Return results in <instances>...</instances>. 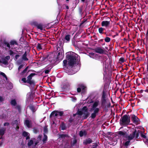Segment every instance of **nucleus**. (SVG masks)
Here are the masks:
<instances>
[{"label":"nucleus","instance_id":"obj_1","mask_svg":"<svg viewBox=\"0 0 148 148\" xmlns=\"http://www.w3.org/2000/svg\"><path fill=\"white\" fill-rule=\"evenodd\" d=\"M66 54L69 66L76 69V71H78L80 69V65L79 56L73 52H68Z\"/></svg>","mask_w":148,"mask_h":148},{"label":"nucleus","instance_id":"obj_2","mask_svg":"<svg viewBox=\"0 0 148 148\" xmlns=\"http://www.w3.org/2000/svg\"><path fill=\"white\" fill-rule=\"evenodd\" d=\"M118 137L120 138H123L125 140H127L124 144L126 146H127L129 144L130 140L133 139L136 136V131L135 130L133 133L128 135L127 133L121 131H119L117 132Z\"/></svg>","mask_w":148,"mask_h":148},{"label":"nucleus","instance_id":"obj_3","mask_svg":"<svg viewBox=\"0 0 148 148\" xmlns=\"http://www.w3.org/2000/svg\"><path fill=\"white\" fill-rule=\"evenodd\" d=\"M41 136L39 135L36 140L34 138H31L28 143V147H30L32 146L33 147V148L35 147L39 143V142L41 141Z\"/></svg>","mask_w":148,"mask_h":148},{"label":"nucleus","instance_id":"obj_4","mask_svg":"<svg viewBox=\"0 0 148 148\" xmlns=\"http://www.w3.org/2000/svg\"><path fill=\"white\" fill-rule=\"evenodd\" d=\"M130 122V117L127 115H124L121 118L120 124L121 126H126L128 125Z\"/></svg>","mask_w":148,"mask_h":148},{"label":"nucleus","instance_id":"obj_5","mask_svg":"<svg viewBox=\"0 0 148 148\" xmlns=\"http://www.w3.org/2000/svg\"><path fill=\"white\" fill-rule=\"evenodd\" d=\"M77 114L81 115H83L84 117L87 118L89 116L88 108L86 106L84 107L82 110H79L77 112Z\"/></svg>","mask_w":148,"mask_h":148},{"label":"nucleus","instance_id":"obj_6","mask_svg":"<svg viewBox=\"0 0 148 148\" xmlns=\"http://www.w3.org/2000/svg\"><path fill=\"white\" fill-rule=\"evenodd\" d=\"M63 114V112L55 111L52 112L50 115V116L51 117L53 116L56 117L58 118H60Z\"/></svg>","mask_w":148,"mask_h":148},{"label":"nucleus","instance_id":"obj_7","mask_svg":"<svg viewBox=\"0 0 148 148\" xmlns=\"http://www.w3.org/2000/svg\"><path fill=\"white\" fill-rule=\"evenodd\" d=\"M99 103V101L97 100L93 102L92 104L91 110H97L99 111V109L98 107Z\"/></svg>","mask_w":148,"mask_h":148},{"label":"nucleus","instance_id":"obj_8","mask_svg":"<svg viewBox=\"0 0 148 148\" xmlns=\"http://www.w3.org/2000/svg\"><path fill=\"white\" fill-rule=\"evenodd\" d=\"M35 74L34 73H32L28 76L27 79V82L30 84H34V83L33 81L31 80L32 77L34 76Z\"/></svg>","mask_w":148,"mask_h":148},{"label":"nucleus","instance_id":"obj_9","mask_svg":"<svg viewBox=\"0 0 148 148\" xmlns=\"http://www.w3.org/2000/svg\"><path fill=\"white\" fill-rule=\"evenodd\" d=\"M64 56L63 52L62 51L58 52V55L56 58L54 59V61H57L60 60H62Z\"/></svg>","mask_w":148,"mask_h":148},{"label":"nucleus","instance_id":"obj_10","mask_svg":"<svg viewBox=\"0 0 148 148\" xmlns=\"http://www.w3.org/2000/svg\"><path fill=\"white\" fill-rule=\"evenodd\" d=\"M80 87L78 88L77 89L78 92H80L82 91V93H84L85 92L86 89V87L83 84H81L79 86Z\"/></svg>","mask_w":148,"mask_h":148},{"label":"nucleus","instance_id":"obj_11","mask_svg":"<svg viewBox=\"0 0 148 148\" xmlns=\"http://www.w3.org/2000/svg\"><path fill=\"white\" fill-rule=\"evenodd\" d=\"M10 44L8 43H5V45H6V46L9 48H10V45L11 46V47H12V45H17V42L15 40H12L10 41Z\"/></svg>","mask_w":148,"mask_h":148},{"label":"nucleus","instance_id":"obj_12","mask_svg":"<svg viewBox=\"0 0 148 148\" xmlns=\"http://www.w3.org/2000/svg\"><path fill=\"white\" fill-rule=\"evenodd\" d=\"M132 120L134 123L136 124H137L138 123L139 119L137 116L135 115L132 116Z\"/></svg>","mask_w":148,"mask_h":148},{"label":"nucleus","instance_id":"obj_13","mask_svg":"<svg viewBox=\"0 0 148 148\" xmlns=\"http://www.w3.org/2000/svg\"><path fill=\"white\" fill-rule=\"evenodd\" d=\"M110 24V21H103L101 22V25L103 27H107Z\"/></svg>","mask_w":148,"mask_h":148},{"label":"nucleus","instance_id":"obj_14","mask_svg":"<svg viewBox=\"0 0 148 148\" xmlns=\"http://www.w3.org/2000/svg\"><path fill=\"white\" fill-rule=\"evenodd\" d=\"M71 36L69 34L66 35L63 39L64 42H69L70 40Z\"/></svg>","mask_w":148,"mask_h":148},{"label":"nucleus","instance_id":"obj_15","mask_svg":"<svg viewBox=\"0 0 148 148\" xmlns=\"http://www.w3.org/2000/svg\"><path fill=\"white\" fill-rule=\"evenodd\" d=\"M95 51L96 52L100 54L103 53L104 52V50L102 48L99 47L96 48L95 49Z\"/></svg>","mask_w":148,"mask_h":148},{"label":"nucleus","instance_id":"obj_16","mask_svg":"<svg viewBox=\"0 0 148 148\" xmlns=\"http://www.w3.org/2000/svg\"><path fill=\"white\" fill-rule=\"evenodd\" d=\"M93 111H94V112L91 114V117L92 119L95 118L99 112V111H98V110H97Z\"/></svg>","mask_w":148,"mask_h":148},{"label":"nucleus","instance_id":"obj_17","mask_svg":"<svg viewBox=\"0 0 148 148\" xmlns=\"http://www.w3.org/2000/svg\"><path fill=\"white\" fill-rule=\"evenodd\" d=\"M92 142V140L91 139L89 138L85 140L83 142V143L84 144L87 145L91 143Z\"/></svg>","mask_w":148,"mask_h":148},{"label":"nucleus","instance_id":"obj_18","mask_svg":"<svg viewBox=\"0 0 148 148\" xmlns=\"http://www.w3.org/2000/svg\"><path fill=\"white\" fill-rule=\"evenodd\" d=\"M25 124L28 128H30L32 126L31 122L28 120H26Z\"/></svg>","mask_w":148,"mask_h":148},{"label":"nucleus","instance_id":"obj_19","mask_svg":"<svg viewBox=\"0 0 148 148\" xmlns=\"http://www.w3.org/2000/svg\"><path fill=\"white\" fill-rule=\"evenodd\" d=\"M23 135L24 137H26V139H28L29 138L30 134L29 133L26 132H24L23 133Z\"/></svg>","mask_w":148,"mask_h":148},{"label":"nucleus","instance_id":"obj_20","mask_svg":"<svg viewBox=\"0 0 148 148\" xmlns=\"http://www.w3.org/2000/svg\"><path fill=\"white\" fill-rule=\"evenodd\" d=\"M5 129L4 128H2L0 129V136H1V137L4 135L5 132ZM2 137H1L0 139H1Z\"/></svg>","mask_w":148,"mask_h":148},{"label":"nucleus","instance_id":"obj_21","mask_svg":"<svg viewBox=\"0 0 148 148\" xmlns=\"http://www.w3.org/2000/svg\"><path fill=\"white\" fill-rule=\"evenodd\" d=\"M36 48L38 50L40 51L42 49V45L39 43L37 45Z\"/></svg>","mask_w":148,"mask_h":148},{"label":"nucleus","instance_id":"obj_22","mask_svg":"<svg viewBox=\"0 0 148 148\" xmlns=\"http://www.w3.org/2000/svg\"><path fill=\"white\" fill-rule=\"evenodd\" d=\"M1 63H2L5 64H8V61L5 59H2V60H1Z\"/></svg>","mask_w":148,"mask_h":148},{"label":"nucleus","instance_id":"obj_23","mask_svg":"<svg viewBox=\"0 0 148 148\" xmlns=\"http://www.w3.org/2000/svg\"><path fill=\"white\" fill-rule=\"evenodd\" d=\"M10 103L13 106H15L16 104V100L14 99H12L11 100Z\"/></svg>","mask_w":148,"mask_h":148},{"label":"nucleus","instance_id":"obj_24","mask_svg":"<svg viewBox=\"0 0 148 148\" xmlns=\"http://www.w3.org/2000/svg\"><path fill=\"white\" fill-rule=\"evenodd\" d=\"M26 56H27V54H26V52H25L24 54L23 55V56H22V59L25 61L28 60V59L27 58Z\"/></svg>","mask_w":148,"mask_h":148},{"label":"nucleus","instance_id":"obj_25","mask_svg":"<svg viewBox=\"0 0 148 148\" xmlns=\"http://www.w3.org/2000/svg\"><path fill=\"white\" fill-rule=\"evenodd\" d=\"M60 128L62 130H65L66 128L65 125L63 123H62L60 126Z\"/></svg>","mask_w":148,"mask_h":148},{"label":"nucleus","instance_id":"obj_26","mask_svg":"<svg viewBox=\"0 0 148 148\" xmlns=\"http://www.w3.org/2000/svg\"><path fill=\"white\" fill-rule=\"evenodd\" d=\"M47 136L46 135L44 134V137L43 139L42 140V141H43V143H45L46 142L47 140Z\"/></svg>","mask_w":148,"mask_h":148},{"label":"nucleus","instance_id":"obj_27","mask_svg":"<svg viewBox=\"0 0 148 148\" xmlns=\"http://www.w3.org/2000/svg\"><path fill=\"white\" fill-rule=\"evenodd\" d=\"M70 87V85L69 84H66L65 85H64L63 88L65 89H67L69 88Z\"/></svg>","mask_w":148,"mask_h":148},{"label":"nucleus","instance_id":"obj_28","mask_svg":"<svg viewBox=\"0 0 148 148\" xmlns=\"http://www.w3.org/2000/svg\"><path fill=\"white\" fill-rule=\"evenodd\" d=\"M104 30V29L102 27H100L99 29V32L101 34H103V32Z\"/></svg>","mask_w":148,"mask_h":148},{"label":"nucleus","instance_id":"obj_29","mask_svg":"<svg viewBox=\"0 0 148 148\" xmlns=\"http://www.w3.org/2000/svg\"><path fill=\"white\" fill-rule=\"evenodd\" d=\"M29 108L33 112L35 111L34 108V106H30Z\"/></svg>","mask_w":148,"mask_h":148},{"label":"nucleus","instance_id":"obj_30","mask_svg":"<svg viewBox=\"0 0 148 148\" xmlns=\"http://www.w3.org/2000/svg\"><path fill=\"white\" fill-rule=\"evenodd\" d=\"M37 27L38 29L42 30L43 29V27L42 25H38L37 26Z\"/></svg>","mask_w":148,"mask_h":148},{"label":"nucleus","instance_id":"obj_31","mask_svg":"<svg viewBox=\"0 0 148 148\" xmlns=\"http://www.w3.org/2000/svg\"><path fill=\"white\" fill-rule=\"evenodd\" d=\"M89 55L90 57L94 58L95 54L93 53H90L89 54Z\"/></svg>","mask_w":148,"mask_h":148},{"label":"nucleus","instance_id":"obj_32","mask_svg":"<svg viewBox=\"0 0 148 148\" xmlns=\"http://www.w3.org/2000/svg\"><path fill=\"white\" fill-rule=\"evenodd\" d=\"M105 40L106 42H109L110 41V38L108 37H107L105 38Z\"/></svg>","mask_w":148,"mask_h":148},{"label":"nucleus","instance_id":"obj_33","mask_svg":"<svg viewBox=\"0 0 148 148\" xmlns=\"http://www.w3.org/2000/svg\"><path fill=\"white\" fill-rule=\"evenodd\" d=\"M93 144L92 148H98V145L97 143H93Z\"/></svg>","mask_w":148,"mask_h":148},{"label":"nucleus","instance_id":"obj_34","mask_svg":"<svg viewBox=\"0 0 148 148\" xmlns=\"http://www.w3.org/2000/svg\"><path fill=\"white\" fill-rule=\"evenodd\" d=\"M0 74L2 75L3 77H5L6 78V79H7V77L6 76V75L4 73L0 72Z\"/></svg>","mask_w":148,"mask_h":148},{"label":"nucleus","instance_id":"obj_35","mask_svg":"<svg viewBox=\"0 0 148 148\" xmlns=\"http://www.w3.org/2000/svg\"><path fill=\"white\" fill-rule=\"evenodd\" d=\"M9 54L10 56H13L14 55L15 53L12 50L9 51Z\"/></svg>","mask_w":148,"mask_h":148},{"label":"nucleus","instance_id":"obj_36","mask_svg":"<svg viewBox=\"0 0 148 148\" xmlns=\"http://www.w3.org/2000/svg\"><path fill=\"white\" fill-rule=\"evenodd\" d=\"M28 69V67H27L22 72V74H23L25 73H26Z\"/></svg>","mask_w":148,"mask_h":148},{"label":"nucleus","instance_id":"obj_37","mask_svg":"<svg viewBox=\"0 0 148 148\" xmlns=\"http://www.w3.org/2000/svg\"><path fill=\"white\" fill-rule=\"evenodd\" d=\"M47 129L46 127H45L44 128V132L45 133H47Z\"/></svg>","mask_w":148,"mask_h":148},{"label":"nucleus","instance_id":"obj_38","mask_svg":"<svg viewBox=\"0 0 148 148\" xmlns=\"http://www.w3.org/2000/svg\"><path fill=\"white\" fill-rule=\"evenodd\" d=\"M63 65L64 66H66L67 63V61L66 60H64L63 61Z\"/></svg>","mask_w":148,"mask_h":148},{"label":"nucleus","instance_id":"obj_39","mask_svg":"<svg viewBox=\"0 0 148 148\" xmlns=\"http://www.w3.org/2000/svg\"><path fill=\"white\" fill-rule=\"evenodd\" d=\"M84 133V132H83L82 131H80L79 132V136L81 137L83 136Z\"/></svg>","mask_w":148,"mask_h":148},{"label":"nucleus","instance_id":"obj_40","mask_svg":"<svg viewBox=\"0 0 148 148\" xmlns=\"http://www.w3.org/2000/svg\"><path fill=\"white\" fill-rule=\"evenodd\" d=\"M119 61L121 62H124V60L123 58H121L119 59Z\"/></svg>","mask_w":148,"mask_h":148},{"label":"nucleus","instance_id":"obj_41","mask_svg":"<svg viewBox=\"0 0 148 148\" xmlns=\"http://www.w3.org/2000/svg\"><path fill=\"white\" fill-rule=\"evenodd\" d=\"M77 142V140L76 139L74 140L72 142V144L73 145H75Z\"/></svg>","mask_w":148,"mask_h":148},{"label":"nucleus","instance_id":"obj_42","mask_svg":"<svg viewBox=\"0 0 148 148\" xmlns=\"http://www.w3.org/2000/svg\"><path fill=\"white\" fill-rule=\"evenodd\" d=\"M49 69H48L46 70L45 71V73L46 74L48 73L50 71V70Z\"/></svg>","mask_w":148,"mask_h":148},{"label":"nucleus","instance_id":"obj_43","mask_svg":"<svg viewBox=\"0 0 148 148\" xmlns=\"http://www.w3.org/2000/svg\"><path fill=\"white\" fill-rule=\"evenodd\" d=\"M22 81L25 83L27 82V80L25 78H22Z\"/></svg>","mask_w":148,"mask_h":148},{"label":"nucleus","instance_id":"obj_44","mask_svg":"<svg viewBox=\"0 0 148 148\" xmlns=\"http://www.w3.org/2000/svg\"><path fill=\"white\" fill-rule=\"evenodd\" d=\"M10 56H7L5 57V59L6 60H8L10 59Z\"/></svg>","mask_w":148,"mask_h":148},{"label":"nucleus","instance_id":"obj_45","mask_svg":"<svg viewBox=\"0 0 148 148\" xmlns=\"http://www.w3.org/2000/svg\"><path fill=\"white\" fill-rule=\"evenodd\" d=\"M33 131L35 133H37L38 132V130L36 128H34L33 130Z\"/></svg>","mask_w":148,"mask_h":148},{"label":"nucleus","instance_id":"obj_46","mask_svg":"<svg viewBox=\"0 0 148 148\" xmlns=\"http://www.w3.org/2000/svg\"><path fill=\"white\" fill-rule=\"evenodd\" d=\"M23 66V65H20L19 67H18V71H19V70L21 69Z\"/></svg>","mask_w":148,"mask_h":148},{"label":"nucleus","instance_id":"obj_47","mask_svg":"<svg viewBox=\"0 0 148 148\" xmlns=\"http://www.w3.org/2000/svg\"><path fill=\"white\" fill-rule=\"evenodd\" d=\"M17 109H18V111L19 112L20 111V109H21L20 106H17Z\"/></svg>","mask_w":148,"mask_h":148},{"label":"nucleus","instance_id":"obj_48","mask_svg":"<svg viewBox=\"0 0 148 148\" xmlns=\"http://www.w3.org/2000/svg\"><path fill=\"white\" fill-rule=\"evenodd\" d=\"M3 100V98L1 97L0 96V102H1Z\"/></svg>","mask_w":148,"mask_h":148},{"label":"nucleus","instance_id":"obj_49","mask_svg":"<svg viewBox=\"0 0 148 148\" xmlns=\"http://www.w3.org/2000/svg\"><path fill=\"white\" fill-rule=\"evenodd\" d=\"M66 136V135H65L64 134H62V135H61V138L64 137H65Z\"/></svg>","mask_w":148,"mask_h":148},{"label":"nucleus","instance_id":"obj_50","mask_svg":"<svg viewBox=\"0 0 148 148\" xmlns=\"http://www.w3.org/2000/svg\"><path fill=\"white\" fill-rule=\"evenodd\" d=\"M9 125V123H4V126H8Z\"/></svg>","mask_w":148,"mask_h":148},{"label":"nucleus","instance_id":"obj_51","mask_svg":"<svg viewBox=\"0 0 148 148\" xmlns=\"http://www.w3.org/2000/svg\"><path fill=\"white\" fill-rule=\"evenodd\" d=\"M19 55H16L15 56V58L16 59H17L19 57Z\"/></svg>","mask_w":148,"mask_h":148},{"label":"nucleus","instance_id":"obj_52","mask_svg":"<svg viewBox=\"0 0 148 148\" xmlns=\"http://www.w3.org/2000/svg\"><path fill=\"white\" fill-rule=\"evenodd\" d=\"M76 100V98H74L72 99V101H75Z\"/></svg>","mask_w":148,"mask_h":148},{"label":"nucleus","instance_id":"obj_53","mask_svg":"<svg viewBox=\"0 0 148 148\" xmlns=\"http://www.w3.org/2000/svg\"><path fill=\"white\" fill-rule=\"evenodd\" d=\"M145 91L146 92H148V89H146Z\"/></svg>","mask_w":148,"mask_h":148},{"label":"nucleus","instance_id":"obj_54","mask_svg":"<svg viewBox=\"0 0 148 148\" xmlns=\"http://www.w3.org/2000/svg\"><path fill=\"white\" fill-rule=\"evenodd\" d=\"M107 69H104V71L105 72H107Z\"/></svg>","mask_w":148,"mask_h":148},{"label":"nucleus","instance_id":"obj_55","mask_svg":"<svg viewBox=\"0 0 148 148\" xmlns=\"http://www.w3.org/2000/svg\"><path fill=\"white\" fill-rule=\"evenodd\" d=\"M66 8L67 9H68L69 8V7H68V6H66Z\"/></svg>","mask_w":148,"mask_h":148},{"label":"nucleus","instance_id":"obj_56","mask_svg":"<svg viewBox=\"0 0 148 148\" xmlns=\"http://www.w3.org/2000/svg\"><path fill=\"white\" fill-rule=\"evenodd\" d=\"M14 122H15V123H16L17 122V121L16 120Z\"/></svg>","mask_w":148,"mask_h":148},{"label":"nucleus","instance_id":"obj_57","mask_svg":"<svg viewBox=\"0 0 148 148\" xmlns=\"http://www.w3.org/2000/svg\"><path fill=\"white\" fill-rule=\"evenodd\" d=\"M81 1H82V2H84V1H85V0H81Z\"/></svg>","mask_w":148,"mask_h":148},{"label":"nucleus","instance_id":"obj_58","mask_svg":"<svg viewBox=\"0 0 148 148\" xmlns=\"http://www.w3.org/2000/svg\"><path fill=\"white\" fill-rule=\"evenodd\" d=\"M17 127L18 129L19 128V127H18V126H17Z\"/></svg>","mask_w":148,"mask_h":148},{"label":"nucleus","instance_id":"obj_59","mask_svg":"<svg viewBox=\"0 0 148 148\" xmlns=\"http://www.w3.org/2000/svg\"><path fill=\"white\" fill-rule=\"evenodd\" d=\"M1 60H0V64H1Z\"/></svg>","mask_w":148,"mask_h":148},{"label":"nucleus","instance_id":"obj_60","mask_svg":"<svg viewBox=\"0 0 148 148\" xmlns=\"http://www.w3.org/2000/svg\"><path fill=\"white\" fill-rule=\"evenodd\" d=\"M67 1H68L69 0H66Z\"/></svg>","mask_w":148,"mask_h":148},{"label":"nucleus","instance_id":"obj_61","mask_svg":"<svg viewBox=\"0 0 148 148\" xmlns=\"http://www.w3.org/2000/svg\"><path fill=\"white\" fill-rule=\"evenodd\" d=\"M74 73H73V74H74Z\"/></svg>","mask_w":148,"mask_h":148}]
</instances>
